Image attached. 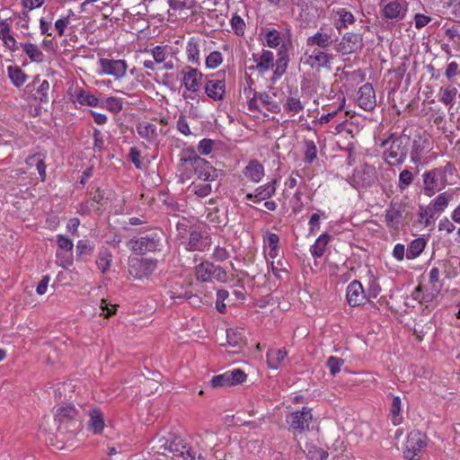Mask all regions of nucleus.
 I'll return each mask as SVG.
<instances>
[{
	"label": "nucleus",
	"mask_w": 460,
	"mask_h": 460,
	"mask_svg": "<svg viewBox=\"0 0 460 460\" xmlns=\"http://www.w3.org/2000/svg\"><path fill=\"white\" fill-rule=\"evenodd\" d=\"M252 59L256 63L255 66L250 69H256L261 74H264L274 66V54L272 51L263 49L261 55L252 54Z\"/></svg>",
	"instance_id": "obj_23"
},
{
	"label": "nucleus",
	"mask_w": 460,
	"mask_h": 460,
	"mask_svg": "<svg viewBox=\"0 0 460 460\" xmlns=\"http://www.w3.org/2000/svg\"><path fill=\"white\" fill-rule=\"evenodd\" d=\"M215 142L212 139L204 138L199 141L198 150L201 155H209L212 151V146Z\"/></svg>",
	"instance_id": "obj_57"
},
{
	"label": "nucleus",
	"mask_w": 460,
	"mask_h": 460,
	"mask_svg": "<svg viewBox=\"0 0 460 460\" xmlns=\"http://www.w3.org/2000/svg\"><path fill=\"white\" fill-rule=\"evenodd\" d=\"M427 446V437L419 430L409 433L405 443L404 457L409 460H418L417 456Z\"/></svg>",
	"instance_id": "obj_10"
},
{
	"label": "nucleus",
	"mask_w": 460,
	"mask_h": 460,
	"mask_svg": "<svg viewBox=\"0 0 460 460\" xmlns=\"http://www.w3.org/2000/svg\"><path fill=\"white\" fill-rule=\"evenodd\" d=\"M188 61L194 64L199 65V40L195 38H190L186 47Z\"/></svg>",
	"instance_id": "obj_35"
},
{
	"label": "nucleus",
	"mask_w": 460,
	"mask_h": 460,
	"mask_svg": "<svg viewBox=\"0 0 460 460\" xmlns=\"http://www.w3.org/2000/svg\"><path fill=\"white\" fill-rule=\"evenodd\" d=\"M286 421L289 425V430L295 437L308 431L313 421L312 410L303 407L301 411H296L286 416Z\"/></svg>",
	"instance_id": "obj_6"
},
{
	"label": "nucleus",
	"mask_w": 460,
	"mask_h": 460,
	"mask_svg": "<svg viewBox=\"0 0 460 460\" xmlns=\"http://www.w3.org/2000/svg\"><path fill=\"white\" fill-rule=\"evenodd\" d=\"M83 415L72 403H64L57 408L55 421L58 423V430L75 433L82 426Z\"/></svg>",
	"instance_id": "obj_3"
},
{
	"label": "nucleus",
	"mask_w": 460,
	"mask_h": 460,
	"mask_svg": "<svg viewBox=\"0 0 460 460\" xmlns=\"http://www.w3.org/2000/svg\"><path fill=\"white\" fill-rule=\"evenodd\" d=\"M197 279L202 282L216 279L219 282H225L226 272L220 266H215L212 262L205 261L195 267Z\"/></svg>",
	"instance_id": "obj_8"
},
{
	"label": "nucleus",
	"mask_w": 460,
	"mask_h": 460,
	"mask_svg": "<svg viewBox=\"0 0 460 460\" xmlns=\"http://www.w3.org/2000/svg\"><path fill=\"white\" fill-rule=\"evenodd\" d=\"M305 151L304 161L306 164H312L317 156L316 146H315L314 142L312 140H305Z\"/></svg>",
	"instance_id": "obj_45"
},
{
	"label": "nucleus",
	"mask_w": 460,
	"mask_h": 460,
	"mask_svg": "<svg viewBox=\"0 0 460 460\" xmlns=\"http://www.w3.org/2000/svg\"><path fill=\"white\" fill-rule=\"evenodd\" d=\"M383 15L390 20H402L404 18L408 4L406 0H381Z\"/></svg>",
	"instance_id": "obj_17"
},
{
	"label": "nucleus",
	"mask_w": 460,
	"mask_h": 460,
	"mask_svg": "<svg viewBox=\"0 0 460 460\" xmlns=\"http://www.w3.org/2000/svg\"><path fill=\"white\" fill-rule=\"evenodd\" d=\"M191 227L189 226V221L186 218H182L176 225V230L178 232V238H185L186 234L189 233Z\"/></svg>",
	"instance_id": "obj_56"
},
{
	"label": "nucleus",
	"mask_w": 460,
	"mask_h": 460,
	"mask_svg": "<svg viewBox=\"0 0 460 460\" xmlns=\"http://www.w3.org/2000/svg\"><path fill=\"white\" fill-rule=\"evenodd\" d=\"M454 171V165L451 163H447L445 166L425 172L422 174L424 194L431 197L436 192L445 189L448 184L447 174L452 175Z\"/></svg>",
	"instance_id": "obj_2"
},
{
	"label": "nucleus",
	"mask_w": 460,
	"mask_h": 460,
	"mask_svg": "<svg viewBox=\"0 0 460 460\" xmlns=\"http://www.w3.org/2000/svg\"><path fill=\"white\" fill-rule=\"evenodd\" d=\"M226 340L228 346L232 348L228 352L232 354L239 353L246 344L243 330L241 328L227 329Z\"/></svg>",
	"instance_id": "obj_21"
},
{
	"label": "nucleus",
	"mask_w": 460,
	"mask_h": 460,
	"mask_svg": "<svg viewBox=\"0 0 460 460\" xmlns=\"http://www.w3.org/2000/svg\"><path fill=\"white\" fill-rule=\"evenodd\" d=\"M8 75L13 84L17 87L22 85L27 78V75L22 72V70L19 66H9Z\"/></svg>",
	"instance_id": "obj_38"
},
{
	"label": "nucleus",
	"mask_w": 460,
	"mask_h": 460,
	"mask_svg": "<svg viewBox=\"0 0 460 460\" xmlns=\"http://www.w3.org/2000/svg\"><path fill=\"white\" fill-rule=\"evenodd\" d=\"M57 243L60 249L65 250L66 252L72 251L74 247L72 240L62 234H58L57 236Z\"/></svg>",
	"instance_id": "obj_58"
},
{
	"label": "nucleus",
	"mask_w": 460,
	"mask_h": 460,
	"mask_svg": "<svg viewBox=\"0 0 460 460\" xmlns=\"http://www.w3.org/2000/svg\"><path fill=\"white\" fill-rule=\"evenodd\" d=\"M386 147L383 152L385 162L390 166H398L406 160L411 147L410 135L407 129H403L399 137L391 136L381 143L382 147Z\"/></svg>",
	"instance_id": "obj_1"
},
{
	"label": "nucleus",
	"mask_w": 460,
	"mask_h": 460,
	"mask_svg": "<svg viewBox=\"0 0 460 460\" xmlns=\"http://www.w3.org/2000/svg\"><path fill=\"white\" fill-rule=\"evenodd\" d=\"M340 16L339 21L336 22V28L339 31L343 28H347L348 25L354 23L355 18L350 12L345 9H341L337 12Z\"/></svg>",
	"instance_id": "obj_41"
},
{
	"label": "nucleus",
	"mask_w": 460,
	"mask_h": 460,
	"mask_svg": "<svg viewBox=\"0 0 460 460\" xmlns=\"http://www.w3.org/2000/svg\"><path fill=\"white\" fill-rule=\"evenodd\" d=\"M456 93H457V89L456 87H450V86L447 87L446 89L443 90V93H442L439 100L445 105H448L453 102Z\"/></svg>",
	"instance_id": "obj_51"
},
{
	"label": "nucleus",
	"mask_w": 460,
	"mask_h": 460,
	"mask_svg": "<svg viewBox=\"0 0 460 460\" xmlns=\"http://www.w3.org/2000/svg\"><path fill=\"white\" fill-rule=\"evenodd\" d=\"M405 206L401 203H392L385 212V221L387 226L393 229H398L402 217Z\"/></svg>",
	"instance_id": "obj_24"
},
{
	"label": "nucleus",
	"mask_w": 460,
	"mask_h": 460,
	"mask_svg": "<svg viewBox=\"0 0 460 460\" xmlns=\"http://www.w3.org/2000/svg\"><path fill=\"white\" fill-rule=\"evenodd\" d=\"M177 128L178 130L182 133L184 136H189L191 134L189 124L186 120V117L183 114H181L177 120Z\"/></svg>",
	"instance_id": "obj_59"
},
{
	"label": "nucleus",
	"mask_w": 460,
	"mask_h": 460,
	"mask_svg": "<svg viewBox=\"0 0 460 460\" xmlns=\"http://www.w3.org/2000/svg\"><path fill=\"white\" fill-rule=\"evenodd\" d=\"M101 74L111 75L116 79H121L126 75L128 64L122 59H109L102 58L99 59Z\"/></svg>",
	"instance_id": "obj_16"
},
{
	"label": "nucleus",
	"mask_w": 460,
	"mask_h": 460,
	"mask_svg": "<svg viewBox=\"0 0 460 460\" xmlns=\"http://www.w3.org/2000/svg\"><path fill=\"white\" fill-rule=\"evenodd\" d=\"M157 261L153 259H132L128 264L129 274L137 279L149 277L156 269Z\"/></svg>",
	"instance_id": "obj_14"
},
{
	"label": "nucleus",
	"mask_w": 460,
	"mask_h": 460,
	"mask_svg": "<svg viewBox=\"0 0 460 460\" xmlns=\"http://www.w3.org/2000/svg\"><path fill=\"white\" fill-rule=\"evenodd\" d=\"M29 167H35L40 174L41 181L46 180L45 156L41 153L34 154L26 159Z\"/></svg>",
	"instance_id": "obj_27"
},
{
	"label": "nucleus",
	"mask_w": 460,
	"mask_h": 460,
	"mask_svg": "<svg viewBox=\"0 0 460 460\" xmlns=\"http://www.w3.org/2000/svg\"><path fill=\"white\" fill-rule=\"evenodd\" d=\"M77 101L83 105H88L92 107L98 106L99 100L94 95L84 90H80L76 95Z\"/></svg>",
	"instance_id": "obj_43"
},
{
	"label": "nucleus",
	"mask_w": 460,
	"mask_h": 460,
	"mask_svg": "<svg viewBox=\"0 0 460 460\" xmlns=\"http://www.w3.org/2000/svg\"><path fill=\"white\" fill-rule=\"evenodd\" d=\"M426 240L424 238H416L412 240L406 251V258L412 260L417 258L423 252L426 246Z\"/></svg>",
	"instance_id": "obj_34"
},
{
	"label": "nucleus",
	"mask_w": 460,
	"mask_h": 460,
	"mask_svg": "<svg viewBox=\"0 0 460 460\" xmlns=\"http://www.w3.org/2000/svg\"><path fill=\"white\" fill-rule=\"evenodd\" d=\"M21 46L31 60L37 62L42 61L43 53L37 45L32 43H22Z\"/></svg>",
	"instance_id": "obj_40"
},
{
	"label": "nucleus",
	"mask_w": 460,
	"mask_h": 460,
	"mask_svg": "<svg viewBox=\"0 0 460 460\" xmlns=\"http://www.w3.org/2000/svg\"><path fill=\"white\" fill-rule=\"evenodd\" d=\"M357 176L363 185L370 186L376 180V169L371 165L365 164L361 169L358 170Z\"/></svg>",
	"instance_id": "obj_30"
},
{
	"label": "nucleus",
	"mask_w": 460,
	"mask_h": 460,
	"mask_svg": "<svg viewBox=\"0 0 460 460\" xmlns=\"http://www.w3.org/2000/svg\"><path fill=\"white\" fill-rule=\"evenodd\" d=\"M280 57L276 60V69L274 70V75L277 77H280L286 73L288 64V57L286 53L282 55L279 53Z\"/></svg>",
	"instance_id": "obj_46"
},
{
	"label": "nucleus",
	"mask_w": 460,
	"mask_h": 460,
	"mask_svg": "<svg viewBox=\"0 0 460 460\" xmlns=\"http://www.w3.org/2000/svg\"><path fill=\"white\" fill-rule=\"evenodd\" d=\"M0 39L10 50L14 51L18 49L15 39L10 34V25L6 21L0 22Z\"/></svg>",
	"instance_id": "obj_31"
},
{
	"label": "nucleus",
	"mask_w": 460,
	"mask_h": 460,
	"mask_svg": "<svg viewBox=\"0 0 460 460\" xmlns=\"http://www.w3.org/2000/svg\"><path fill=\"white\" fill-rule=\"evenodd\" d=\"M89 426L95 434H99L104 428L103 414L100 409H93L90 413Z\"/></svg>",
	"instance_id": "obj_32"
},
{
	"label": "nucleus",
	"mask_w": 460,
	"mask_h": 460,
	"mask_svg": "<svg viewBox=\"0 0 460 460\" xmlns=\"http://www.w3.org/2000/svg\"><path fill=\"white\" fill-rule=\"evenodd\" d=\"M231 26L237 35H243L245 23L241 16L234 14L231 19Z\"/></svg>",
	"instance_id": "obj_55"
},
{
	"label": "nucleus",
	"mask_w": 460,
	"mask_h": 460,
	"mask_svg": "<svg viewBox=\"0 0 460 460\" xmlns=\"http://www.w3.org/2000/svg\"><path fill=\"white\" fill-rule=\"evenodd\" d=\"M277 179L272 180L263 186L258 187L254 191L256 201L261 202L272 197L276 191Z\"/></svg>",
	"instance_id": "obj_29"
},
{
	"label": "nucleus",
	"mask_w": 460,
	"mask_h": 460,
	"mask_svg": "<svg viewBox=\"0 0 460 460\" xmlns=\"http://www.w3.org/2000/svg\"><path fill=\"white\" fill-rule=\"evenodd\" d=\"M284 108L288 111L297 113L304 110V105L302 104L299 99L295 97H288L284 104Z\"/></svg>",
	"instance_id": "obj_47"
},
{
	"label": "nucleus",
	"mask_w": 460,
	"mask_h": 460,
	"mask_svg": "<svg viewBox=\"0 0 460 460\" xmlns=\"http://www.w3.org/2000/svg\"><path fill=\"white\" fill-rule=\"evenodd\" d=\"M101 309L102 310L104 316L106 318L111 316L112 314H115L116 313V305H112L110 303L107 302L106 299L101 300Z\"/></svg>",
	"instance_id": "obj_63"
},
{
	"label": "nucleus",
	"mask_w": 460,
	"mask_h": 460,
	"mask_svg": "<svg viewBox=\"0 0 460 460\" xmlns=\"http://www.w3.org/2000/svg\"><path fill=\"white\" fill-rule=\"evenodd\" d=\"M222 55L219 51L211 52L206 58V66L208 68H216L222 63Z\"/></svg>",
	"instance_id": "obj_50"
},
{
	"label": "nucleus",
	"mask_w": 460,
	"mask_h": 460,
	"mask_svg": "<svg viewBox=\"0 0 460 460\" xmlns=\"http://www.w3.org/2000/svg\"><path fill=\"white\" fill-rule=\"evenodd\" d=\"M111 256L107 252L99 254L98 260L96 261V264L98 269L102 273H105L109 270L111 261Z\"/></svg>",
	"instance_id": "obj_49"
},
{
	"label": "nucleus",
	"mask_w": 460,
	"mask_h": 460,
	"mask_svg": "<svg viewBox=\"0 0 460 460\" xmlns=\"http://www.w3.org/2000/svg\"><path fill=\"white\" fill-rule=\"evenodd\" d=\"M246 377L247 376L243 370L234 369L221 375L214 376L210 381V385L213 388L228 387L242 384Z\"/></svg>",
	"instance_id": "obj_15"
},
{
	"label": "nucleus",
	"mask_w": 460,
	"mask_h": 460,
	"mask_svg": "<svg viewBox=\"0 0 460 460\" xmlns=\"http://www.w3.org/2000/svg\"><path fill=\"white\" fill-rule=\"evenodd\" d=\"M413 173L408 169L402 170L399 174L398 188L400 190H406L413 182Z\"/></svg>",
	"instance_id": "obj_44"
},
{
	"label": "nucleus",
	"mask_w": 460,
	"mask_h": 460,
	"mask_svg": "<svg viewBox=\"0 0 460 460\" xmlns=\"http://www.w3.org/2000/svg\"><path fill=\"white\" fill-rule=\"evenodd\" d=\"M157 452L165 455L166 452H171L175 456H185L187 444L182 438L175 434L169 433L167 437L160 438L156 442Z\"/></svg>",
	"instance_id": "obj_7"
},
{
	"label": "nucleus",
	"mask_w": 460,
	"mask_h": 460,
	"mask_svg": "<svg viewBox=\"0 0 460 460\" xmlns=\"http://www.w3.org/2000/svg\"><path fill=\"white\" fill-rule=\"evenodd\" d=\"M410 143L411 160L413 164H418L421 162L424 151L429 147V140L426 136L417 134L413 138L410 137Z\"/></svg>",
	"instance_id": "obj_19"
},
{
	"label": "nucleus",
	"mask_w": 460,
	"mask_h": 460,
	"mask_svg": "<svg viewBox=\"0 0 460 460\" xmlns=\"http://www.w3.org/2000/svg\"><path fill=\"white\" fill-rule=\"evenodd\" d=\"M187 72L182 71V82L185 88L191 92L197 93L201 84L203 75L197 68L186 66Z\"/></svg>",
	"instance_id": "obj_22"
},
{
	"label": "nucleus",
	"mask_w": 460,
	"mask_h": 460,
	"mask_svg": "<svg viewBox=\"0 0 460 460\" xmlns=\"http://www.w3.org/2000/svg\"><path fill=\"white\" fill-rule=\"evenodd\" d=\"M210 246V237L208 231L200 226L190 228L189 241L185 243L188 251L204 252Z\"/></svg>",
	"instance_id": "obj_11"
},
{
	"label": "nucleus",
	"mask_w": 460,
	"mask_h": 460,
	"mask_svg": "<svg viewBox=\"0 0 460 460\" xmlns=\"http://www.w3.org/2000/svg\"><path fill=\"white\" fill-rule=\"evenodd\" d=\"M452 197V194L447 192L440 193L432 199L426 208H429V211H434L435 213L439 214L447 208Z\"/></svg>",
	"instance_id": "obj_26"
},
{
	"label": "nucleus",
	"mask_w": 460,
	"mask_h": 460,
	"mask_svg": "<svg viewBox=\"0 0 460 460\" xmlns=\"http://www.w3.org/2000/svg\"><path fill=\"white\" fill-rule=\"evenodd\" d=\"M105 106L110 111L118 113L122 110V102L119 98L109 97L105 101Z\"/></svg>",
	"instance_id": "obj_53"
},
{
	"label": "nucleus",
	"mask_w": 460,
	"mask_h": 460,
	"mask_svg": "<svg viewBox=\"0 0 460 460\" xmlns=\"http://www.w3.org/2000/svg\"><path fill=\"white\" fill-rule=\"evenodd\" d=\"M358 103L364 111H373L376 105V98L371 84H363L358 91Z\"/></svg>",
	"instance_id": "obj_18"
},
{
	"label": "nucleus",
	"mask_w": 460,
	"mask_h": 460,
	"mask_svg": "<svg viewBox=\"0 0 460 460\" xmlns=\"http://www.w3.org/2000/svg\"><path fill=\"white\" fill-rule=\"evenodd\" d=\"M165 49L164 46H156L152 49L154 59L156 63H162L165 60Z\"/></svg>",
	"instance_id": "obj_60"
},
{
	"label": "nucleus",
	"mask_w": 460,
	"mask_h": 460,
	"mask_svg": "<svg viewBox=\"0 0 460 460\" xmlns=\"http://www.w3.org/2000/svg\"><path fill=\"white\" fill-rule=\"evenodd\" d=\"M90 195H91V199L94 202H96L102 206L104 204L103 201L105 199H109V198L106 197V195H105V191L101 190L100 188H97L94 191H91Z\"/></svg>",
	"instance_id": "obj_62"
},
{
	"label": "nucleus",
	"mask_w": 460,
	"mask_h": 460,
	"mask_svg": "<svg viewBox=\"0 0 460 460\" xmlns=\"http://www.w3.org/2000/svg\"><path fill=\"white\" fill-rule=\"evenodd\" d=\"M161 234V233L152 232L138 239H130L128 244L130 245V249L137 254L155 252L160 245Z\"/></svg>",
	"instance_id": "obj_9"
},
{
	"label": "nucleus",
	"mask_w": 460,
	"mask_h": 460,
	"mask_svg": "<svg viewBox=\"0 0 460 460\" xmlns=\"http://www.w3.org/2000/svg\"><path fill=\"white\" fill-rule=\"evenodd\" d=\"M363 46V39L360 34L347 32L339 41L335 42L334 49L344 56L362 49Z\"/></svg>",
	"instance_id": "obj_12"
},
{
	"label": "nucleus",
	"mask_w": 460,
	"mask_h": 460,
	"mask_svg": "<svg viewBox=\"0 0 460 460\" xmlns=\"http://www.w3.org/2000/svg\"><path fill=\"white\" fill-rule=\"evenodd\" d=\"M344 360L336 357H330L327 360V366L330 369V372L332 376L340 372L341 367L343 366Z\"/></svg>",
	"instance_id": "obj_54"
},
{
	"label": "nucleus",
	"mask_w": 460,
	"mask_h": 460,
	"mask_svg": "<svg viewBox=\"0 0 460 460\" xmlns=\"http://www.w3.org/2000/svg\"><path fill=\"white\" fill-rule=\"evenodd\" d=\"M137 131L142 138L149 140L155 135V126L148 122H141L137 125Z\"/></svg>",
	"instance_id": "obj_42"
},
{
	"label": "nucleus",
	"mask_w": 460,
	"mask_h": 460,
	"mask_svg": "<svg viewBox=\"0 0 460 460\" xmlns=\"http://www.w3.org/2000/svg\"><path fill=\"white\" fill-rule=\"evenodd\" d=\"M287 356V352L282 349H270L267 353V362L270 368L278 369L280 363Z\"/></svg>",
	"instance_id": "obj_36"
},
{
	"label": "nucleus",
	"mask_w": 460,
	"mask_h": 460,
	"mask_svg": "<svg viewBox=\"0 0 460 460\" xmlns=\"http://www.w3.org/2000/svg\"><path fill=\"white\" fill-rule=\"evenodd\" d=\"M334 58L335 56L326 49H307L301 58V61L319 72L322 69L331 70Z\"/></svg>",
	"instance_id": "obj_4"
},
{
	"label": "nucleus",
	"mask_w": 460,
	"mask_h": 460,
	"mask_svg": "<svg viewBox=\"0 0 460 460\" xmlns=\"http://www.w3.org/2000/svg\"><path fill=\"white\" fill-rule=\"evenodd\" d=\"M330 234L324 233L321 234L311 247V252L314 257H322L325 252V247L330 241Z\"/></svg>",
	"instance_id": "obj_37"
},
{
	"label": "nucleus",
	"mask_w": 460,
	"mask_h": 460,
	"mask_svg": "<svg viewBox=\"0 0 460 460\" xmlns=\"http://www.w3.org/2000/svg\"><path fill=\"white\" fill-rule=\"evenodd\" d=\"M338 41V37L334 34V30L329 28L321 30L315 32L314 35L306 39V46L313 49H326L335 44Z\"/></svg>",
	"instance_id": "obj_13"
},
{
	"label": "nucleus",
	"mask_w": 460,
	"mask_h": 460,
	"mask_svg": "<svg viewBox=\"0 0 460 460\" xmlns=\"http://www.w3.org/2000/svg\"><path fill=\"white\" fill-rule=\"evenodd\" d=\"M254 96H258L261 102L266 107L268 111L271 112L279 111V104L272 100V97L268 93L254 92Z\"/></svg>",
	"instance_id": "obj_39"
},
{
	"label": "nucleus",
	"mask_w": 460,
	"mask_h": 460,
	"mask_svg": "<svg viewBox=\"0 0 460 460\" xmlns=\"http://www.w3.org/2000/svg\"><path fill=\"white\" fill-rule=\"evenodd\" d=\"M347 300L350 306H358L365 303L367 295L363 289L361 283L353 280L347 287Z\"/></svg>",
	"instance_id": "obj_20"
},
{
	"label": "nucleus",
	"mask_w": 460,
	"mask_h": 460,
	"mask_svg": "<svg viewBox=\"0 0 460 460\" xmlns=\"http://www.w3.org/2000/svg\"><path fill=\"white\" fill-rule=\"evenodd\" d=\"M181 161L190 164L200 180L215 181L218 177V171L194 151H191L188 156H182Z\"/></svg>",
	"instance_id": "obj_5"
},
{
	"label": "nucleus",
	"mask_w": 460,
	"mask_h": 460,
	"mask_svg": "<svg viewBox=\"0 0 460 460\" xmlns=\"http://www.w3.org/2000/svg\"><path fill=\"white\" fill-rule=\"evenodd\" d=\"M70 22V15L58 19L55 22V28L60 37L64 35L65 30Z\"/></svg>",
	"instance_id": "obj_61"
},
{
	"label": "nucleus",
	"mask_w": 460,
	"mask_h": 460,
	"mask_svg": "<svg viewBox=\"0 0 460 460\" xmlns=\"http://www.w3.org/2000/svg\"><path fill=\"white\" fill-rule=\"evenodd\" d=\"M49 90V83L47 80H43L37 89L35 99L39 100L40 102H48Z\"/></svg>",
	"instance_id": "obj_48"
},
{
	"label": "nucleus",
	"mask_w": 460,
	"mask_h": 460,
	"mask_svg": "<svg viewBox=\"0 0 460 460\" xmlns=\"http://www.w3.org/2000/svg\"><path fill=\"white\" fill-rule=\"evenodd\" d=\"M94 250V244L88 240H80L76 244V256L80 261H87Z\"/></svg>",
	"instance_id": "obj_33"
},
{
	"label": "nucleus",
	"mask_w": 460,
	"mask_h": 460,
	"mask_svg": "<svg viewBox=\"0 0 460 460\" xmlns=\"http://www.w3.org/2000/svg\"><path fill=\"white\" fill-rule=\"evenodd\" d=\"M205 93L215 101L223 100L226 93L225 81L219 79L208 80L205 85Z\"/></svg>",
	"instance_id": "obj_25"
},
{
	"label": "nucleus",
	"mask_w": 460,
	"mask_h": 460,
	"mask_svg": "<svg viewBox=\"0 0 460 460\" xmlns=\"http://www.w3.org/2000/svg\"><path fill=\"white\" fill-rule=\"evenodd\" d=\"M213 258L218 261H224L229 258V252L224 247L217 246L213 252Z\"/></svg>",
	"instance_id": "obj_64"
},
{
	"label": "nucleus",
	"mask_w": 460,
	"mask_h": 460,
	"mask_svg": "<svg viewBox=\"0 0 460 460\" xmlns=\"http://www.w3.org/2000/svg\"><path fill=\"white\" fill-rule=\"evenodd\" d=\"M266 42L270 48H276L280 44L281 39L277 30H270L266 34Z\"/></svg>",
	"instance_id": "obj_52"
},
{
	"label": "nucleus",
	"mask_w": 460,
	"mask_h": 460,
	"mask_svg": "<svg viewBox=\"0 0 460 460\" xmlns=\"http://www.w3.org/2000/svg\"><path fill=\"white\" fill-rule=\"evenodd\" d=\"M244 175L254 182H258L264 175V169L261 164L256 160L249 162L248 165L243 171Z\"/></svg>",
	"instance_id": "obj_28"
}]
</instances>
